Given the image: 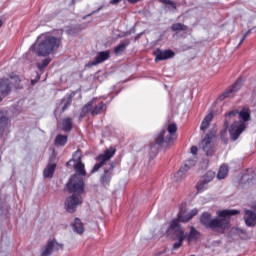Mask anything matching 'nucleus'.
<instances>
[{
    "label": "nucleus",
    "instance_id": "nucleus-1",
    "mask_svg": "<svg viewBox=\"0 0 256 256\" xmlns=\"http://www.w3.org/2000/svg\"><path fill=\"white\" fill-rule=\"evenodd\" d=\"M68 193H73L65 200V209L68 213H75L77 206L83 203V197L81 194L85 191V182L83 177L78 175H72L66 184Z\"/></svg>",
    "mask_w": 256,
    "mask_h": 256
},
{
    "label": "nucleus",
    "instance_id": "nucleus-2",
    "mask_svg": "<svg viewBox=\"0 0 256 256\" xmlns=\"http://www.w3.org/2000/svg\"><path fill=\"white\" fill-rule=\"evenodd\" d=\"M218 217L211 219V213L204 212L200 217V223L206 228L216 231L217 233H225L229 229V220L227 217L239 215L238 210H220L217 212Z\"/></svg>",
    "mask_w": 256,
    "mask_h": 256
},
{
    "label": "nucleus",
    "instance_id": "nucleus-3",
    "mask_svg": "<svg viewBox=\"0 0 256 256\" xmlns=\"http://www.w3.org/2000/svg\"><path fill=\"white\" fill-rule=\"evenodd\" d=\"M175 139H177V124L171 123L168 125L167 131L163 128L154 136V142L150 144V159H155L160 147H169Z\"/></svg>",
    "mask_w": 256,
    "mask_h": 256
},
{
    "label": "nucleus",
    "instance_id": "nucleus-4",
    "mask_svg": "<svg viewBox=\"0 0 256 256\" xmlns=\"http://www.w3.org/2000/svg\"><path fill=\"white\" fill-rule=\"evenodd\" d=\"M59 47H61V38L45 33L38 37L37 43L30 47V51L36 53L38 57H48V55L57 51Z\"/></svg>",
    "mask_w": 256,
    "mask_h": 256
},
{
    "label": "nucleus",
    "instance_id": "nucleus-5",
    "mask_svg": "<svg viewBox=\"0 0 256 256\" xmlns=\"http://www.w3.org/2000/svg\"><path fill=\"white\" fill-rule=\"evenodd\" d=\"M197 213H199V210L193 209L186 215L179 214L178 219H174L170 222L166 234L171 235V233H173L176 238L187 237V234H185L183 227H181V224L179 223H187L191 221Z\"/></svg>",
    "mask_w": 256,
    "mask_h": 256
},
{
    "label": "nucleus",
    "instance_id": "nucleus-6",
    "mask_svg": "<svg viewBox=\"0 0 256 256\" xmlns=\"http://www.w3.org/2000/svg\"><path fill=\"white\" fill-rule=\"evenodd\" d=\"M217 134L215 130H209L203 140L200 142V147L207 157L215 155V139Z\"/></svg>",
    "mask_w": 256,
    "mask_h": 256
},
{
    "label": "nucleus",
    "instance_id": "nucleus-7",
    "mask_svg": "<svg viewBox=\"0 0 256 256\" xmlns=\"http://www.w3.org/2000/svg\"><path fill=\"white\" fill-rule=\"evenodd\" d=\"M236 115H239V121L242 123H247L251 119V109L244 107L239 110H231L230 112H227L225 114V122L224 125L225 127H229V123H231V119L235 118Z\"/></svg>",
    "mask_w": 256,
    "mask_h": 256
},
{
    "label": "nucleus",
    "instance_id": "nucleus-8",
    "mask_svg": "<svg viewBox=\"0 0 256 256\" xmlns=\"http://www.w3.org/2000/svg\"><path fill=\"white\" fill-rule=\"evenodd\" d=\"M113 171H115V163L111 162L107 167H104L103 173L100 175L99 181L102 187L109 189L111 180L113 179Z\"/></svg>",
    "mask_w": 256,
    "mask_h": 256
},
{
    "label": "nucleus",
    "instance_id": "nucleus-9",
    "mask_svg": "<svg viewBox=\"0 0 256 256\" xmlns=\"http://www.w3.org/2000/svg\"><path fill=\"white\" fill-rule=\"evenodd\" d=\"M245 129H247V124H245L244 122L234 121L229 128V135L231 141H237V139L241 137Z\"/></svg>",
    "mask_w": 256,
    "mask_h": 256
},
{
    "label": "nucleus",
    "instance_id": "nucleus-10",
    "mask_svg": "<svg viewBox=\"0 0 256 256\" xmlns=\"http://www.w3.org/2000/svg\"><path fill=\"white\" fill-rule=\"evenodd\" d=\"M213 179H215V172L213 171H208L206 172L198 181L197 185H196V189L198 191V193H202V191H205V189H207V185H209V183H211V181H213Z\"/></svg>",
    "mask_w": 256,
    "mask_h": 256
},
{
    "label": "nucleus",
    "instance_id": "nucleus-11",
    "mask_svg": "<svg viewBox=\"0 0 256 256\" xmlns=\"http://www.w3.org/2000/svg\"><path fill=\"white\" fill-rule=\"evenodd\" d=\"M241 87H243V79L238 78L232 86H230L228 89H226L225 92H223L219 96V100L225 101V99H227L228 97H231V95H233V93H237V91H239V89H241Z\"/></svg>",
    "mask_w": 256,
    "mask_h": 256
},
{
    "label": "nucleus",
    "instance_id": "nucleus-12",
    "mask_svg": "<svg viewBox=\"0 0 256 256\" xmlns=\"http://www.w3.org/2000/svg\"><path fill=\"white\" fill-rule=\"evenodd\" d=\"M155 61H167V59H173L175 57V52L173 50H161L156 49L154 51Z\"/></svg>",
    "mask_w": 256,
    "mask_h": 256
},
{
    "label": "nucleus",
    "instance_id": "nucleus-13",
    "mask_svg": "<svg viewBox=\"0 0 256 256\" xmlns=\"http://www.w3.org/2000/svg\"><path fill=\"white\" fill-rule=\"evenodd\" d=\"M109 57H111V52H109V50L99 52L93 61H90L86 64V67H95V65H99L107 61Z\"/></svg>",
    "mask_w": 256,
    "mask_h": 256
},
{
    "label": "nucleus",
    "instance_id": "nucleus-14",
    "mask_svg": "<svg viewBox=\"0 0 256 256\" xmlns=\"http://www.w3.org/2000/svg\"><path fill=\"white\" fill-rule=\"evenodd\" d=\"M197 165V161L195 159H188L184 162V165L177 171L176 176L180 177V179H184L187 176V172Z\"/></svg>",
    "mask_w": 256,
    "mask_h": 256
},
{
    "label": "nucleus",
    "instance_id": "nucleus-15",
    "mask_svg": "<svg viewBox=\"0 0 256 256\" xmlns=\"http://www.w3.org/2000/svg\"><path fill=\"white\" fill-rule=\"evenodd\" d=\"M13 89V82L9 78L0 79V95L2 97H7Z\"/></svg>",
    "mask_w": 256,
    "mask_h": 256
},
{
    "label": "nucleus",
    "instance_id": "nucleus-16",
    "mask_svg": "<svg viewBox=\"0 0 256 256\" xmlns=\"http://www.w3.org/2000/svg\"><path fill=\"white\" fill-rule=\"evenodd\" d=\"M115 153H117V149L113 146L109 147L108 149L104 150L103 154H99L96 157V161H103L107 164V161L113 159L115 157Z\"/></svg>",
    "mask_w": 256,
    "mask_h": 256
},
{
    "label": "nucleus",
    "instance_id": "nucleus-17",
    "mask_svg": "<svg viewBox=\"0 0 256 256\" xmlns=\"http://www.w3.org/2000/svg\"><path fill=\"white\" fill-rule=\"evenodd\" d=\"M244 221L247 227H255L256 225V214L251 210L244 211Z\"/></svg>",
    "mask_w": 256,
    "mask_h": 256
},
{
    "label": "nucleus",
    "instance_id": "nucleus-18",
    "mask_svg": "<svg viewBox=\"0 0 256 256\" xmlns=\"http://www.w3.org/2000/svg\"><path fill=\"white\" fill-rule=\"evenodd\" d=\"M104 111H107V104L100 102L95 105V101L91 107L90 114L92 116L101 115Z\"/></svg>",
    "mask_w": 256,
    "mask_h": 256
},
{
    "label": "nucleus",
    "instance_id": "nucleus-19",
    "mask_svg": "<svg viewBox=\"0 0 256 256\" xmlns=\"http://www.w3.org/2000/svg\"><path fill=\"white\" fill-rule=\"evenodd\" d=\"M55 169H57V164H48L43 171V177H45V179H53V175H55Z\"/></svg>",
    "mask_w": 256,
    "mask_h": 256
},
{
    "label": "nucleus",
    "instance_id": "nucleus-20",
    "mask_svg": "<svg viewBox=\"0 0 256 256\" xmlns=\"http://www.w3.org/2000/svg\"><path fill=\"white\" fill-rule=\"evenodd\" d=\"M7 125H9V118L7 117L5 112L0 110V135H3L5 133Z\"/></svg>",
    "mask_w": 256,
    "mask_h": 256
},
{
    "label": "nucleus",
    "instance_id": "nucleus-21",
    "mask_svg": "<svg viewBox=\"0 0 256 256\" xmlns=\"http://www.w3.org/2000/svg\"><path fill=\"white\" fill-rule=\"evenodd\" d=\"M62 131L64 133H69L73 129V119L71 117H66L62 119Z\"/></svg>",
    "mask_w": 256,
    "mask_h": 256
},
{
    "label": "nucleus",
    "instance_id": "nucleus-22",
    "mask_svg": "<svg viewBox=\"0 0 256 256\" xmlns=\"http://www.w3.org/2000/svg\"><path fill=\"white\" fill-rule=\"evenodd\" d=\"M131 45V40L125 39L121 41L115 48H114V53L116 55H119V53H123Z\"/></svg>",
    "mask_w": 256,
    "mask_h": 256
},
{
    "label": "nucleus",
    "instance_id": "nucleus-23",
    "mask_svg": "<svg viewBox=\"0 0 256 256\" xmlns=\"http://www.w3.org/2000/svg\"><path fill=\"white\" fill-rule=\"evenodd\" d=\"M53 247H55V243L51 240H48L45 247L42 248L41 256H51L53 255Z\"/></svg>",
    "mask_w": 256,
    "mask_h": 256
},
{
    "label": "nucleus",
    "instance_id": "nucleus-24",
    "mask_svg": "<svg viewBox=\"0 0 256 256\" xmlns=\"http://www.w3.org/2000/svg\"><path fill=\"white\" fill-rule=\"evenodd\" d=\"M73 231L78 235H83V233H85V227L83 226V222H81V219L75 218L73 224Z\"/></svg>",
    "mask_w": 256,
    "mask_h": 256
},
{
    "label": "nucleus",
    "instance_id": "nucleus-25",
    "mask_svg": "<svg viewBox=\"0 0 256 256\" xmlns=\"http://www.w3.org/2000/svg\"><path fill=\"white\" fill-rule=\"evenodd\" d=\"M212 121H213V112H210L208 115L205 116L204 120L201 123V126H200L201 131H207Z\"/></svg>",
    "mask_w": 256,
    "mask_h": 256
},
{
    "label": "nucleus",
    "instance_id": "nucleus-26",
    "mask_svg": "<svg viewBox=\"0 0 256 256\" xmlns=\"http://www.w3.org/2000/svg\"><path fill=\"white\" fill-rule=\"evenodd\" d=\"M74 170L76 171V174L78 177H85L87 175V172L85 171V164L83 162H78L74 164Z\"/></svg>",
    "mask_w": 256,
    "mask_h": 256
},
{
    "label": "nucleus",
    "instance_id": "nucleus-27",
    "mask_svg": "<svg viewBox=\"0 0 256 256\" xmlns=\"http://www.w3.org/2000/svg\"><path fill=\"white\" fill-rule=\"evenodd\" d=\"M97 101L96 98L89 101L87 104H85L81 110L80 117L83 119L87 115V113H91V107H93V103Z\"/></svg>",
    "mask_w": 256,
    "mask_h": 256
},
{
    "label": "nucleus",
    "instance_id": "nucleus-28",
    "mask_svg": "<svg viewBox=\"0 0 256 256\" xmlns=\"http://www.w3.org/2000/svg\"><path fill=\"white\" fill-rule=\"evenodd\" d=\"M186 239L189 243H191V241H197L199 239V231H197L195 227L192 226L190 228L189 234L186 235Z\"/></svg>",
    "mask_w": 256,
    "mask_h": 256
},
{
    "label": "nucleus",
    "instance_id": "nucleus-29",
    "mask_svg": "<svg viewBox=\"0 0 256 256\" xmlns=\"http://www.w3.org/2000/svg\"><path fill=\"white\" fill-rule=\"evenodd\" d=\"M67 135L58 134L55 138V145L57 147H65L67 145Z\"/></svg>",
    "mask_w": 256,
    "mask_h": 256
},
{
    "label": "nucleus",
    "instance_id": "nucleus-30",
    "mask_svg": "<svg viewBox=\"0 0 256 256\" xmlns=\"http://www.w3.org/2000/svg\"><path fill=\"white\" fill-rule=\"evenodd\" d=\"M171 31H173L174 33H177L179 31H188L189 27L183 23H174L172 24V26L170 27Z\"/></svg>",
    "mask_w": 256,
    "mask_h": 256
},
{
    "label": "nucleus",
    "instance_id": "nucleus-31",
    "mask_svg": "<svg viewBox=\"0 0 256 256\" xmlns=\"http://www.w3.org/2000/svg\"><path fill=\"white\" fill-rule=\"evenodd\" d=\"M229 173V168L226 165H223L220 167L217 178L218 179H225L227 177V174Z\"/></svg>",
    "mask_w": 256,
    "mask_h": 256
},
{
    "label": "nucleus",
    "instance_id": "nucleus-32",
    "mask_svg": "<svg viewBox=\"0 0 256 256\" xmlns=\"http://www.w3.org/2000/svg\"><path fill=\"white\" fill-rule=\"evenodd\" d=\"M82 159H83V154L81 150L80 149L76 150L72 155V161H74V163H83Z\"/></svg>",
    "mask_w": 256,
    "mask_h": 256
},
{
    "label": "nucleus",
    "instance_id": "nucleus-33",
    "mask_svg": "<svg viewBox=\"0 0 256 256\" xmlns=\"http://www.w3.org/2000/svg\"><path fill=\"white\" fill-rule=\"evenodd\" d=\"M49 63H51V58H45L44 60H42V62L36 63V67L37 69L42 71L45 69V67H48Z\"/></svg>",
    "mask_w": 256,
    "mask_h": 256
},
{
    "label": "nucleus",
    "instance_id": "nucleus-34",
    "mask_svg": "<svg viewBox=\"0 0 256 256\" xmlns=\"http://www.w3.org/2000/svg\"><path fill=\"white\" fill-rule=\"evenodd\" d=\"M96 161H98V163H96L93 166L91 173H97V171H99L101 167H104V165H107L103 160H96Z\"/></svg>",
    "mask_w": 256,
    "mask_h": 256
},
{
    "label": "nucleus",
    "instance_id": "nucleus-35",
    "mask_svg": "<svg viewBox=\"0 0 256 256\" xmlns=\"http://www.w3.org/2000/svg\"><path fill=\"white\" fill-rule=\"evenodd\" d=\"M178 241L173 244V251H177L180 247L183 246V241L187 239V237L176 238Z\"/></svg>",
    "mask_w": 256,
    "mask_h": 256
},
{
    "label": "nucleus",
    "instance_id": "nucleus-36",
    "mask_svg": "<svg viewBox=\"0 0 256 256\" xmlns=\"http://www.w3.org/2000/svg\"><path fill=\"white\" fill-rule=\"evenodd\" d=\"M62 103H64L62 111H67V109H69V107L71 106V97L63 98Z\"/></svg>",
    "mask_w": 256,
    "mask_h": 256
},
{
    "label": "nucleus",
    "instance_id": "nucleus-37",
    "mask_svg": "<svg viewBox=\"0 0 256 256\" xmlns=\"http://www.w3.org/2000/svg\"><path fill=\"white\" fill-rule=\"evenodd\" d=\"M242 183L243 184L248 183V185H250V183H253V177L249 174H244L242 176Z\"/></svg>",
    "mask_w": 256,
    "mask_h": 256
},
{
    "label": "nucleus",
    "instance_id": "nucleus-38",
    "mask_svg": "<svg viewBox=\"0 0 256 256\" xmlns=\"http://www.w3.org/2000/svg\"><path fill=\"white\" fill-rule=\"evenodd\" d=\"M50 241H53V243H54V246H53V250H54V251H62V249H63V244L58 243V241L55 240V239L50 240Z\"/></svg>",
    "mask_w": 256,
    "mask_h": 256
},
{
    "label": "nucleus",
    "instance_id": "nucleus-39",
    "mask_svg": "<svg viewBox=\"0 0 256 256\" xmlns=\"http://www.w3.org/2000/svg\"><path fill=\"white\" fill-rule=\"evenodd\" d=\"M220 137H221L222 141H224L225 145H227V143L229 141V139L226 138L227 137V128L221 130Z\"/></svg>",
    "mask_w": 256,
    "mask_h": 256
},
{
    "label": "nucleus",
    "instance_id": "nucleus-40",
    "mask_svg": "<svg viewBox=\"0 0 256 256\" xmlns=\"http://www.w3.org/2000/svg\"><path fill=\"white\" fill-rule=\"evenodd\" d=\"M160 3H164V5H170L172 9H177V6H175L174 2L171 0H159Z\"/></svg>",
    "mask_w": 256,
    "mask_h": 256
},
{
    "label": "nucleus",
    "instance_id": "nucleus-41",
    "mask_svg": "<svg viewBox=\"0 0 256 256\" xmlns=\"http://www.w3.org/2000/svg\"><path fill=\"white\" fill-rule=\"evenodd\" d=\"M104 5L100 6L98 9L92 11L90 14L83 17V19H87V17H91V15H95V13H99V11H102L104 9Z\"/></svg>",
    "mask_w": 256,
    "mask_h": 256
},
{
    "label": "nucleus",
    "instance_id": "nucleus-42",
    "mask_svg": "<svg viewBox=\"0 0 256 256\" xmlns=\"http://www.w3.org/2000/svg\"><path fill=\"white\" fill-rule=\"evenodd\" d=\"M253 31V29L248 30L242 37V39L240 40L238 47H240V45H243V42L245 41V39H247V35H249L251 32Z\"/></svg>",
    "mask_w": 256,
    "mask_h": 256
},
{
    "label": "nucleus",
    "instance_id": "nucleus-43",
    "mask_svg": "<svg viewBox=\"0 0 256 256\" xmlns=\"http://www.w3.org/2000/svg\"><path fill=\"white\" fill-rule=\"evenodd\" d=\"M39 79H41V76L37 74L36 79L31 80V85H36V83H39Z\"/></svg>",
    "mask_w": 256,
    "mask_h": 256
},
{
    "label": "nucleus",
    "instance_id": "nucleus-44",
    "mask_svg": "<svg viewBox=\"0 0 256 256\" xmlns=\"http://www.w3.org/2000/svg\"><path fill=\"white\" fill-rule=\"evenodd\" d=\"M190 151L192 155H197V151H199V149L197 148V146H192Z\"/></svg>",
    "mask_w": 256,
    "mask_h": 256
},
{
    "label": "nucleus",
    "instance_id": "nucleus-45",
    "mask_svg": "<svg viewBox=\"0 0 256 256\" xmlns=\"http://www.w3.org/2000/svg\"><path fill=\"white\" fill-rule=\"evenodd\" d=\"M77 31V33H79V30L78 29H76V28H70L69 30H68V33L70 34V35H75V32Z\"/></svg>",
    "mask_w": 256,
    "mask_h": 256
},
{
    "label": "nucleus",
    "instance_id": "nucleus-46",
    "mask_svg": "<svg viewBox=\"0 0 256 256\" xmlns=\"http://www.w3.org/2000/svg\"><path fill=\"white\" fill-rule=\"evenodd\" d=\"M123 0H110V5H119Z\"/></svg>",
    "mask_w": 256,
    "mask_h": 256
},
{
    "label": "nucleus",
    "instance_id": "nucleus-47",
    "mask_svg": "<svg viewBox=\"0 0 256 256\" xmlns=\"http://www.w3.org/2000/svg\"><path fill=\"white\" fill-rule=\"evenodd\" d=\"M128 3H131L132 5H135V3H139L141 0H127Z\"/></svg>",
    "mask_w": 256,
    "mask_h": 256
},
{
    "label": "nucleus",
    "instance_id": "nucleus-48",
    "mask_svg": "<svg viewBox=\"0 0 256 256\" xmlns=\"http://www.w3.org/2000/svg\"><path fill=\"white\" fill-rule=\"evenodd\" d=\"M10 79H14L16 81H19V76L11 75Z\"/></svg>",
    "mask_w": 256,
    "mask_h": 256
},
{
    "label": "nucleus",
    "instance_id": "nucleus-49",
    "mask_svg": "<svg viewBox=\"0 0 256 256\" xmlns=\"http://www.w3.org/2000/svg\"><path fill=\"white\" fill-rule=\"evenodd\" d=\"M73 160L71 159L70 161H68L67 163H66V167H71V162H72Z\"/></svg>",
    "mask_w": 256,
    "mask_h": 256
},
{
    "label": "nucleus",
    "instance_id": "nucleus-50",
    "mask_svg": "<svg viewBox=\"0 0 256 256\" xmlns=\"http://www.w3.org/2000/svg\"><path fill=\"white\" fill-rule=\"evenodd\" d=\"M252 209H254V211H256V201L252 204Z\"/></svg>",
    "mask_w": 256,
    "mask_h": 256
},
{
    "label": "nucleus",
    "instance_id": "nucleus-51",
    "mask_svg": "<svg viewBox=\"0 0 256 256\" xmlns=\"http://www.w3.org/2000/svg\"><path fill=\"white\" fill-rule=\"evenodd\" d=\"M204 163H205L206 165H209V160H208V159H205V160H204Z\"/></svg>",
    "mask_w": 256,
    "mask_h": 256
},
{
    "label": "nucleus",
    "instance_id": "nucleus-52",
    "mask_svg": "<svg viewBox=\"0 0 256 256\" xmlns=\"http://www.w3.org/2000/svg\"><path fill=\"white\" fill-rule=\"evenodd\" d=\"M3 27V20L0 19V28Z\"/></svg>",
    "mask_w": 256,
    "mask_h": 256
},
{
    "label": "nucleus",
    "instance_id": "nucleus-53",
    "mask_svg": "<svg viewBox=\"0 0 256 256\" xmlns=\"http://www.w3.org/2000/svg\"><path fill=\"white\" fill-rule=\"evenodd\" d=\"M3 99H5V97H3L2 95L0 96V103L3 101Z\"/></svg>",
    "mask_w": 256,
    "mask_h": 256
},
{
    "label": "nucleus",
    "instance_id": "nucleus-54",
    "mask_svg": "<svg viewBox=\"0 0 256 256\" xmlns=\"http://www.w3.org/2000/svg\"><path fill=\"white\" fill-rule=\"evenodd\" d=\"M139 37H140L139 35H138V36H136V37H135V41H137V40L139 39Z\"/></svg>",
    "mask_w": 256,
    "mask_h": 256
},
{
    "label": "nucleus",
    "instance_id": "nucleus-55",
    "mask_svg": "<svg viewBox=\"0 0 256 256\" xmlns=\"http://www.w3.org/2000/svg\"><path fill=\"white\" fill-rule=\"evenodd\" d=\"M73 1H81V0H73Z\"/></svg>",
    "mask_w": 256,
    "mask_h": 256
},
{
    "label": "nucleus",
    "instance_id": "nucleus-56",
    "mask_svg": "<svg viewBox=\"0 0 256 256\" xmlns=\"http://www.w3.org/2000/svg\"><path fill=\"white\" fill-rule=\"evenodd\" d=\"M241 233H245V231H241Z\"/></svg>",
    "mask_w": 256,
    "mask_h": 256
},
{
    "label": "nucleus",
    "instance_id": "nucleus-57",
    "mask_svg": "<svg viewBox=\"0 0 256 256\" xmlns=\"http://www.w3.org/2000/svg\"><path fill=\"white\" fill-rule=\"evenodd\" d=\"M191 256H195V255H191Z\"/></svg>",
    "mask_w": 256,
    "mask_h": 256
}]
</instances>
